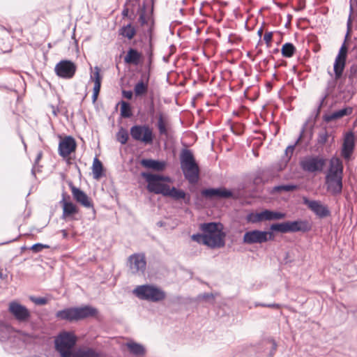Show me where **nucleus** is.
<instances>
[{"label":"nucleus","mask_w":357,"mask_h":357,"mask_svg":"<svg viewBox=\"0 0 357 357\" xmlns=\"http://www.w3.org/2000/svg\"><path fill=\"white\" fill-rule=\"evenodd\" d=\"M200 229L204 233L206 245L211 248H220L225 245L226 234L220 222H207L200 225Z\"/></svg>","instance_id":"obj_1"},{"label":"nucleus","mask_w":357,"mask_h":357,"mask_svg":"<svg viewBox=\"0 0 357 357\" xmlns=\"http://www.w3.org/2000/svg\"><path fill=\"white\" fill-rule=\"evenodd\" d=\"M180 162L185 178L190 184H196L199 179L200 169L191 150L188 149L181 150Z\"/></svg>","instance_id":"obj_2"},{"label":"nucleus","mask_w":357,"mask_h":357,"mask_svg":"<svg viewBox=\"0 0 357 357\" xmlns=\"http://www.w3.org/2000/svg\"><path fill=\"white\" fill-rule=\"evenodd\" d=\"M343 165L339 158L332 160L326 176L327 191L333 195L341 194L342 191Z\"/></svg>","instance_id":"obj_3"},{"label":"nucleus","mask_w":357,"mask_h":357,"mask_svg":"<svg viewBox=\"0 0 357 357\" xmlns=\"http://www.w3.org/2000/svg\"><path fill=\"white\" fill-rule=\"evenodd\" d=\"M98 310L90 305L73 307L59 310L56 313V317L60 320L70 322L77 321L89 317L98 315Z\"/></svg>","instance_id":"obj_4"},{"label":"nucleus","mask_w":357,"mask_h":357,"mask_svg":"<svg viewBox=\"0 0 357 357\" xmlns=\"http://www.w3.org/2000/svg\"><path fill=\"white\" fill-rule=\"evenodd\" d=\"M77 337L73 332L62 331L55 338V348L61 357H72Z\"/></svg>","instance_id":"obj_5"},{"label":"nucleus","mask_w":357,"mask_h":357,"mask_svg":"<svg viewBox=\"0 0 357 357\" xmlns=\"http://www.w3.org/2000/svg\"><path fill=\"white\" fill-rule=\"evenodd\" d=\"M141 176L145 178L147 182L146 188L149 192H153L156 195L161 194L165 196L169 185L162 183V181L171 183L172 179L169 176L148 172H142Z\"/></svg>","instance_id":"obj_6"},{"label":"nucleus","mask_w":357,"mask_h":357,"mask_svg":"<svg viewBox=\"0 0 357 357\" xmlns=\"http://www.w3.org/2000/svg\"><path fill=\"white\" fill-rule=\"evenodd\" d=\"M133 294L141 300L151 302H160L166 298V294L163 290L151 284L137 286L133 290Z\"/></svg>","instance_id":"obj_7"},{"label":"nucleus","mask_w":357,"mask_h":357,"mask_svg":"<svg viewBox=\"0 0 357 357\" xmlns=\"http://www.w3.org/2000/svg\"><path fill=\"white\" fill-rule=\"evenodd\" d=\"M343 73H344V70L335 69V67H333V73L328 72L332 78L326 82L325 95L321 100L319 108L322 106L324 100L335 92L336 88H337L340 93H347L345 84L342 81Z\"/></svg>","instance_id":"obj_8"},{"label":"nucleus","mask_w":357,"mask_h":357,"mask_svg":"<svg viewBox=\"0 0 357 357\" xmlns=\"http://www.w3.org/2000/svg\"><path fill=\"white\" fill-rule=\"evenodd\" d=\"M311 229V224L307 220H302L275 223L271 226V229L272 231H279L284 234L297 231L307 232L310 231Z\"/></svg>","instance_id":"obj_9"},{"label":"nucleus","mask_w":357,"mask_h":357,"mask_svg":"<svg viewBox=\"0 0 357 357\" xmlns=\"http://www.w3.org/2000/svg\"><path fill=\"white\" fill-rule=\"evenodd\" d=\"M130 134L133 140L145 145L153 143L154 133L153 128L148 125H135L130 129Z\"/></svg>","instance_id":"obj_10"},{"label":"nucleus","mask_w":357,"mask_h":357,"mask_svg":"<svg viewBox=\"0 0 357 357\" xmlns=\"http://www.w3.org/2000/svg\"><path fill=\"white\" fill-rule=\"evenodd\" d=\"M286 213L265 209L259 213H250L247 215L246 220L251 223H258L264 221L278 220L284 219Z\"/></svg>","instance_id":"obj_11"},{"label":"nucleus","mask_w":357,"mask_h":357,"mask_svg":"<svg viewBox=\"0 0 357 357\" xmlns=\"http://www.w3.org/2000/svg\"><path fill=\"white\" fill-rule=\"evenodd\" d=\"M342 81L345 84L347 94L351 97L354 96L357 91V62L352 63L346 73H343Z\"/></svg>","instance_id":"obj_12"},{"label":"nucleus","mask_w":357,"mask_h":357,"mask_svg":"<svg viewBox=\"0 0 357 357\" xmlns=\"http://www.w3.org/2000/svg\"><path fill=\"white\" fill-rule=\"evenodd\" d=\"M274 234L272 231L260 230H252L245 233L243 242L246 244L262 243L274 239Z\"/></svg>","instance_id":"obj_13"},{"label":"nucleus","mask_w":357,"mask_h":357,"mask_svg":"<svg viewBox=\"0 0 357 357\" xmlns=\"http://www.w3.org/2000/svg\"><path fill=\"white\" fill-rule=\"evenodd\" d=\"M68 184L71 190L74 200L83 207L91 208L93 211L94 213H96L94 204L92 199L89 197L83 190L75 186L72 181H69Z\"/></svg>","instance_id":"obj_14"},{"label":"nucleus","mask_w":357,"mask_h":357,"mask_svg":"<svg viewBox=\"0 0 357 357\" xmlns=\"http://www.w3.org/2000/svg\"><path fill=\"white\" fill-rule=\"evenodd\" d=\"M326 160L319 156L305 158L300 162L301 169L307 172H321L326 165Z\"/></svg>","instance_id":"obj_15"},{"label":"nucleus","mask_w":357,"mask_h":357,"mask_svg":"<svg viewBox=\"0 0 357 357\" xmlns=\"http://www.w3.org/2000/svg\"><path fill=\"white\" fill-rule=\"evenodd\" d=\"M77 70V66L70 60H61L54 68L56 75L63 79H71Z\"/></svg>","instance_id":"obj_16"},{"label":"nucleus","mask_w":357,"mask_h":357,"mask_svg":"<svg viewBox=\"0 0 357 357\" xmlns=\"http://www.w3.org/2000/svg\"><path fill=\"white\" fill-rule=\"evenodd\" d=\"M201 195L203 197L208 200L225 199L232 198L234 196L232 191L225 187L203 189L201 191Z\"/></svg>","instance_id":"obj_17"},{"label":"nucleus","mask_w":357,"mask_h":357,"mask_svg":"<svg viewBox=\"0 0 357 357\" xmlns=\"http://www.w3.org/2000/svg\"><path fill=\"white\" fill-rule=\"evenodd\" d=\"M303 203L312 211L319 218H325L331 215V211L326 205L319 200H310L307 197L303 198Z\"/></svg>","instance_id":"obj_18"},{"label":"nucleus","mask_w":357,"mask_h":357,"mask_svg":"<svg viewBox=\"0 0 357 357\" xmlns=\"http://www.w3.org/2000/svg\"><path fill=\"white\" fill-rule=\"evenodd\" d=\"M8 312L20 322L27 321L31 317V312L26 307L15 301L9 303Z\"/></svg>","instance_id":"obj_19"},{"label":"nucleus","mask_w":357,"mask_h":357,"mask_svg":"<svg viewBox=\"0 0 357 357\" xmlns=\"http://www.w3.org/2000/svg\"><path fill=\"white\" fill-rule=\"evenodd\" d=\"M77 143L72 136H66L59 142L58 151L60 156L67 158L72 153L75 152Z\"/></svg>","instance_id":"obj_20"},{"label":"nucleus","mask_w":357,"mask_h":357,"mask_svg":"<svg viewBox=\"0 0 357 357\" xmlns=\"http://www.w3.org/2000/svg\"><path fill=\"white\" fill-rule=\"evenodd\" d=\"M70 196L66 192L62 193V199L59 203L63 208L62 217L63 218H73V215L79 212V208L70 202Z\"/></svg>","instance_id":"obj_21"},{"label":"nucleus","mask_w":357,"mask_h":357,"mask_svg":"<svg viewBox=\"0 0 357 357\" xmlns=\"http://www.w3.org/2000/svg\"><path fill=\"white\" fill-rule=\"evenodd\" d=\"M129 267L133 273H144L146 269V261L144 255L133 254L128 258Z\"/></svg>","instance_id":"obj_22"},{"label":"nucleus","mask_w":357,"mask_h":357,"mask_svg":"<svg viewBox=\"0 0 357 357\" xmlns=\"http://www.w3.org/2000/svg\"><path fill=\"white\" fill-rule=\"evenodd\" d=\"M150 75L143 74L134 86V93L136 97H143L147 94L149 86Z\"/></svg>","instance_id":"obj_23"},{"label":"nucleus","mask_w":357,"mask_h":357,"mask_svg":"<svg viewBox=\"0 0 357 357\" xmlns=\"http://www.w3.org/2000/svg\"><path fill=\"white\" fill-rule=\"evenodd\" d=\"M355 146L354 134L352 132H347L344 138L342 149V155L345 159H349L353 153Z\"/></svg>","instance_id":"obj_24"},{"label":"nucleus","mask_w":357,"mask_h":357,"mask_svg":"<svg viewBox=\"0 0 357 357\" xmlns=\"http://www.w3.org/2000/svg\"><path fill=\"white\" fill-rule=\"evenodd\" d=\"M348 54V46L347 44L343 43L341 45L339 52L335 59L333 67L335 69L340 68L341 70H345L347 59Z\"/></svg>","instance_id":"obj_25"},{"label":"nucleus","mask_w":357,"mask_h":357,"mask_svg":"<svg viewBox=\"0 0 357 357\" xmlns=\"http://www.w3.org/2000/svg\"><path fill=\"white\" fill-rule=\"evenodd\" d=\"M143 59V54L137 49L130 47L126 56H124V62L128 65L138 66Z\"/></svg>","instance_id":"obj_26"},{"label":"nucleus","mask_w":357,"mask_h":357,"mask_svg":"<svg viewBox=\"0 0 357 357\" xmlns=\"http://www.w3.org/2000/svg\"><path fill=\"white\" fill-rule=\"evenodd\" d=\"M165 197H170L176 201L183 199L185 204H190V195L189 194H187L184 190L177 189L175 187H172V188H170V187L169 186Z\"/></svg>","instance_id":"obj_27"},{"label":"nucleus","mask_w":357,"mask_h":357,"mask_svg":"<svg viewBox=\"0 0 357 357\" xmlns=\"http://www.w3.org/2000/svg\"><path fill=\"white\" fill-rule=\"evenodd\" d=\"M353 107H346L341 109L333 112L331 114H325L323 116L324 121L329 123L334 120L339 119L342 118L344 116H349L353 112Z\"/></svg>","instance_id":"obj_28"},{"label":"nucleus","mask_w":357,"mask_h":357,"mask_svg":"<svg viewBox=\"0 0 357 357\" xmlns=\"http://www.w3.org/2000/svg\"><path fill=\"white\" fill-rule=\"evenodd\" d=\"M140 164L147 169H151L158 172L163 171L166 167L165 162L153 159H142L140 161Z\"/></svg>","instance_id":"obj_29"},{"label":"nucleus","mask_w":357,"mask_h":357,"mask_svg":"<svg viewBox=\"0 0 357 357\" xmlns=\"http://www.w3.org/2000/svg\"><path fill=\"white\" fill-rule=\"evenodd\" d=\"M129 352L135 356H142L146 355V348L142 344L137 343L133 340H130L126 343Z\"/></svg>","instance_id":"obj_30"},{"label":"nucleus","mask_w":357,"mask_h":357,"mask_svg":"<svg viewBox=\"0 0 357 357\" xmlns=\"http://www.w3.org/2000/svg\"><path fill=\"white\" fill-rule=\"evenodd\" d=\"M72 357H98V354L93 349L83 346L79 347Z\"/></svg>","instance_id":"obj_31"},{"label":"nucleus","mask_w":357,"mask_h":357,"mask_svg":"<svg viewBox=\"0 0 357 357\" xmlns=\"http://www.w3.org/2000/svg\"><path fill=\"white\" fill-rule=\"evenodd\" d=\"M167 126V122L165 119V114L163 112H160L158 115L157 128L158 129L159 134L161 136L168 135V130Z\"/></svg>","instance_id":"obj_32"},{"label":"nucleus","mask_w":357,"mask_h":357,"mask_svg":"<svg viewBox=\"0 0 357 357\" xmlns=\"http://www.w3.org/2000/svg\"><path fill=\"white\" fill-rule=\"evenodd\" d=\"M3 33L7 38H8L10 36L14 37L15 34L22 36L23 34V29L21 26L13 29L10 26L5 27L0 25V36Z\"/></svg>","instance_id":"obj_33"},{"label":"nucleus","mask_w":357,"mask_h":357,"mask_svg":"<svg viewBox=\"0 0 357 357\" xmlns=\"http://www.w3.org/2000/svg\"><path fill=\"white\" fill-rule=\"evenodd\" d=\"M92 172L95 179H99L103 176V166L101 161L97 157L93 161Z\"/></svg>","instance_id":"obj_34"},{"label":"nucleus","mask_w":357,"mask_h":357,"mask_svg":"<svg viewBox=\"0 0 357 357\" xmlns=\"http://www.w3.org/2000/svg\"><path fill=\"white\" fill-rule=\"evenodd\" d=\"M137 31L136 29L131 25V24H128L126 26H123L119 29V34L122 36L127 38L128 40H131L136 35Z\"/></svg>","instance_id":"obj_35"},{"label":"nucleus","mask_w":357,"mask_h":357,"mask_svg":"<svg viewBox=\"0 0 357 357\" xmlns=\"http://www.w3.org/2000/svg\"><path fill=\"white\" fill-rule=\"evenodd\" d=\"M330 137H332V140H333L334 137L332 136L331 134H330L326 128L320 131L318 133L317 138V146L319 147H323L328 141Z\"/></svg>","instance_id":"obj_36"},{"label":"nucleus","mask_w":357,"mask_h":357,"mask_svg":"<svg viewBox=\"0 0 357 357\" xmlns=\"http://www.w3.org/2000/svg\"><path fill=\"white\" fill-rule=\"evenodd\" d=\"M121 105V116L123 118H130L132 116V107L129 102L121 100L117 105Z\"/></svg>","instance_id":"obj_37"},{"label":"nucleus","mask_w":357,"mask_h":357,"mask_svg":"<svg viewBox=\"0 0 357 357\" xmlns=\"http://www.w3.org/2000/svg\"><path fill=\"white\" fill-rule=\"evenodd\" d=\"M296 49L295 46L291 43H286L284 44L281 49L282 55L286 58L292 57L296 53Z\"/></svg>","instance_id":"obj_38"},{"label":"nucleus","mask_w":357,"mask_h":357,"mask_svg":"<svg viewBox=\"0 0 357 357\" xmlns=\"http://www.w3.org/2000/svg\"><path fill=\"white\" fill-rule=\"evenodd\" d=\"M150 16L146 11V6L144 3L139 8V22L142 26L147 24L149 20Z\"/></svg>","instance_id":"obj_39"},{"label":"nucleus","mask_w":357,"mask_h":357,"mask_svg":"<svg viewBox=\"0 0 357 357\" xmlns=\"http://www.w3.org/2000/svg\"><path fill=\"white\" fill-rule=\"evenodd\" d=\"M116 140L120 142L122 145L126 144L129 139V135L128 130L121 127L116 135Z\"/></svg>","instance_id":"obj_40"},{"label":"nucleus","mask_w":357,"mask_h":357,"mask_svg":"<svg viewBox=\"0 0 357 357\" xmlns=\"http://www.w3.org/2000/svg\"><path fill=\"white\" fill-rule=\"evenodd\" d=\"M298 185L294 184L281 185L275 186L273 188V192H281L282 191L291 192L298 189Z\"/></svg>","instance_id":"obj_41"},{"label":"nucleus","mask_w":357,"mask_h":357,"mask_svg":"<svg viewBox=\"0 0 357 357\" xmlns=\"http://www.w3.org/2000/svg\"><path fill=\"white\" fill-rule=\"evenodd\" d=\"M264 345L266 349L270 350L269 355L273 356L278 347L276 342L272 338H268L265 340Z\"/></svg>","instance_id":"obj_42"},{"label":"nucleus","mask_w":357,"mask_h":357,"mask_svg":"<svg viewBox=\"0 0 357 357\" xmlns=\"http://www.w3.org/2000/svg\"><path fill=\"white\" fill-rule=\"evenodd\" d=\"M304 132H305V129L303 128L301 131V133L299 135V137L297 139V140L296 141V142L294 143V144L293 145H290L289 146H287V148L285 150V153L287 155H288L289 154V158L291 157L292 154H293V152L294 151V149L295 147L299 144V142H301V140L302 139V138L303 137V135H304Z\"/></svg>","instance_id":"obj_43"},{"label":"nucleus","mask_w":357,"mask_h":357,"mask_svg":"<svg viewBox=\"0 0 357 357\" xmlns=\"http://www.w3.org/2000/svg\"><path fill=\"white\" fill-rule=\"evenodd\" d=\"M149 34V50L146 51V54L149 56V65L152 63V57H153V47L151 44V40H152V27L151 26L148 31Z\"/></svg>","instance_id":"obj_44"},{"label":"nucleus","mask_w":357,"mask_h":357,"mask_svg":"<svg viewBox=\"0 0 357 357\" xmlns=\"http://www.w3.org/2000/svg\"><path fill=\"white\" fill-rule=\"evenodd\" d=\"M191 238L192 241L199 244H203L206 245L204 233L193 234L192 235Z\"/></svg>","instance_id":"obj_45"},{"label":"nucleus","mask_w":357,"mask_h":357,"mask_svg":"<svg viewBox=\"0 0 357 357\" xmlns=\"http://www.w3.org/2000/svg\"><path fill=\"white\" fill-rule=\"evenodd\" d=\"M30 300L38 305H46L48 303L47 298L45 297H33L31 296Z\"/></svg>","instance_id":"obj_46"},{"label":"nucleus","mask_w":357,"mask_h":357,"mask_svg":"<svg viewBox=\"0 0 357 357\" xmlns=\"http://www.w3.org/2000/svg\"><path fill=\"white\" fill-rule=\"evenodd\" d=\"M148 113L151 116V117H153L154 115H155V103H154V98H153V93L151 94V96L149 97V111H148Z\"/></svg>","instance_id":"obj_47"},{"label":"nucleus","mask_w":357,"mask_h":357,"mask_svg":"<svg viewBox=\"0 0 357 357\" xmlns=\"http://www.w3.org/2000/svg\"><path fill=\"white\" fill-rule=\"evenodd\" d=\"M49 248H50V246L48 245L42 244V243H36L31 246V250L33 252L37 253V252H41L43 249H47Z\"/></svg>","instance_id":"obj_48"},{"label":"nucleus","mask_w":357,"mask_h":357,"mask_svg":"<svg viewBox=\"0 0 357 357\" xmlns=\"http://www.w3.org/2000/svg\"><path fill=\"white\" fill-rule=\"evenodd\" d=\"M273 33L272 31L266 32L264 35L263 40H264L267 47H271L273 40Z\"/></svg>","instance_id":"obj_49"},{"label":"nucleus","mask_w":357,"mask_h":357,"mask_svg":"<svg viewBox=\"0 0 357 357\" xmlns=\"http://www.w3.org/2000/svg\"><path fill=\"white\" fill-rule=\"evenodd\" d=\"M91 79L92 80L102 81V77L100 75V69L98 66L94 68L93 75L91 76Z\"/></svg>","instance_id":"obj_50"},{"label":"nucleus","mask_w":357,"mask_h":357,"mask_svg":"<svg viewBox=\"0 0 357 357\" xmlns=\"http://www.w3.org/2000/svg\"><path fill=\"white\" fill-rule=\"evenodd\" d=\"M133 93H134V91L132 92V91L123 90L122 96L123 98H125L128 100H130V99H132V98L133 96Z\"/></svg>","instance_id":"obj_51"},{"label":"nucleus","mask_w":357,"mask_h":357,"mask_svg":"<svg viewBox=\"0 0 357 357\" xmlns=\"http://www.w3.org/2000/svg\"><path fill=\"white\" fill-rule=\"evenodd\" d=\"M10 326L0 321V333H4L9 331Z\"/></svg>","instance_id":"obj_52"},{"label":"nucleus","mask_w":357,"mask_h":357,"mask_svg":"<svg viewBox=\"0 0 357 357\" xmlns=\"http://www.w3.org/2000/svg\"><path fill=\"white\" fill-rule=\"evenodd\" d=\"M42 156H43V153L42 151H39L37 154V156L36 158V160H35V164H34V166L32 169V172L33 174H35L34 173V169L36 167V165L39 162V161L40 160V159L42 158Z\"/></svg>","instance_id":"obj_53"},{"label":"nucleus","mask_w":357,"mask_h":357,"mask_svg":"<svg viewBox=\"0 0 357 357\" xmlns=\"http://www.w3.org/2000/svg\"><path fill=\"white\" fill-rule=\"evenodd\" d=\"M267 307L273 308V309H280L281 305L278 303H272V304H268Z\"/></svg>","instance_id":"obj_54"},{"label":"nucleus","mask_w":357,"mask_h":357,"mask_svg":"<svg viewBox=\"0 0 357 357\" xmlns=\"http://www.w3.org/2000/svg\"><path fill=\"white\" fill-rule=\"evenodd\" d=\"M349 35H350V31H349L347 29V33H346L345 37H344V40L343 42V43H345V44H347L348 40L349 39Z\"/></svg>","instance_id":"obj_55"},{"label":"nucleus","mask_w":357,"mask_h":357,"mask_svg":"<svg viewBox=\"0 0 357 357\" xmlns=\"http://www.w3.org/2000/svg\"><path fill=\"white\" fill-rule=\"evenodd\" d=\"M94 82V86L98 88H101V82L102 81H98V80H93Z\"/></svg>","instance_id":"obj_56"},{"label":"nucleus","mask_w":357,"mask_h":357,"mask_svg":"<svg viewBox=\"0 0 357 357\" xmlns=\"http://www.w3.org/2000/svg\"><path fill=\"white\" fill-rule=\"evenodd\" d=\"M100 91V88H98V87H96V86H93V93H96V94L99 95Z\"/></svg>","instance_id":"obj_57"},{"label":"nucleus","mask_w":357,"mask_h":357,"mask_svg":"<svg viewBox=\"0 0 357 357\" xmlns=\"http://www.w3.org/2000/svg\"><path fill=\"white\" fill-rule=\"evenodd\" d=\"M351 15H350L349 17L348 22H347V29L349 31H351Z\"/></svg>","instance_id":"obj_58"},{"label":"nucleus","mask_w":357,"mask_h":357,"mask_svg":"<svg viewBox=\"0 0 357 357\" xmlns=\"http://www.w3.org/2000/svg\"><path fill=\"white\" fill-rule=\"evenodd\" d=\"M61 234H62V236L64 238H66L68 236V234L67 232V231L66 229H62L61 231Z\"/></svg>","instance_id":"obj_59"},{"label":"nucleus","mask_w":357,"mask_h":357,"mask_svg":"<svg viewBox=\"0 0 357 357\" xmlns=\"http://www.w3.org/2000/svg\"><path fill=\"white\" fill-rule=\"evenodd\" d=\"M263 31H264V29L262 26H261L259 29V30L257 31V35L259 36V38H261L262 36Z\"/></svg>","instance_id":"obj_60"},{"label":"nucleus","mask_w":357,"mask_h":357,"mask_svg":"<svg viewBox=\"0 0 357 357\" xmlns=\"http://www.w3.org/2000/svg\"><path fill=\"white\" fill-rule=\"evenodd\" d=\"M128 8H124L122 11V15L123 17L128 16Z\"/></svg>","instance_id":"obj_61"},{"label":"nucleus","mask_w":357,"mask_h":357,"mask_svg":"<svg viewBox=\"0 0 357 357\" xmlns=\"http://www.w3.org/2000/svg\"><path fill=\"white\" fill-rule=\"evenodd\" d=\"M98 94H96V93H93V96H92V101L93 103H95L98 99Z\"/></svg>","instance_id":"obj_62"},{"label":"nucleus","mask_w":357,"mask_h":357,"mask_svg":"<svg viewBox=\"0 0 357 357\" xmlns=\"http://www.w3.org/2000/svg\"><path fill=\"white\" fill-rule=\"evenodd\" d=\"M267 305L268 304H265V303H256L255 306L256 307L260 306V307H267Z\"/></svg>","instance_id":"obj_63"},{"label":"nucleus","mask_w":357,"mask_h":357,"mask_svg":"<svg viewBox=\"0 0 357 357\" xmlns=\"http://www.w3.org/2000/svg\"><path fill=\"white\" fill-rule=\"evenodd\" d=\"M274 52H278V49H275V50H274Z\"/></svg>","instance_id":"obj_64"}]
</instances>
